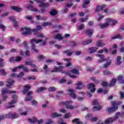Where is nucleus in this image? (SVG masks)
<instances>
[{"label": "nucleus", "mask_w": 124, "mask_h": 124, "mask_svg": "<svg viewBox=\"0 0 124 124\" xmlns=\"http://www.w3.org/2000/svg\"><path fill=\"white\" fill-rule=\"evenodd\" d=\"M8 84L6 85V87H8V88H10L12 86H13V84L15 83V81L13 80V79H8L7 81Z\"/></svg>", "instance_id": "a211bd4d"}, {"label": "nucleus", "mask_w": 124, "mask_h": 124, "mask_svg": "<svg viewBox=\"0 0 124 124\" xmlns=\"http://www.w3.org/2000/svg\"><path fill=\"white\" fill-rule=\"evenodd\" d=\"M27 8L28 9H30L31 10V11H32L33 12H38V9L36 8H32V5H28L27 6Z\"/></svg>", "instance_id": "f3484780"}, {"label": "nucleus", "mask_w": 124, "mask_h": 124, "mask_svg": "<svg viewBox=\"0 0 124 124\" xmlns=\"http://www.w3.org/2000/svg\"><path fill=\"white\" fill-rule=\"evenodd\" d=\"M120 104H122V102H113L112 103V105L113 107L109 108H108V112L110 113H112V112H115L116 110H118V108H119L118 107V105H120Z\"/></svg>", "instance_id": "39448f33"}, {"label": "nucleus", "mask_w": 124, "mask_h": 124, "mask_svg": "<svg viewBox=\"0 0 124 124\" xmlns=\"http://www.w3.org/2000/svg\"><path fill=\"white\" fill-rule=\"evenodd\" d=\"M24 75V73L21 72L18 75H17L16 76L18 78H21V77H23V76Z\"/></svg>", "instance_id": "680f3d73"}, {"label": "nucleus", "mask_w": 124, "mask_h": 124, "mask_svg": "<svg viewBox=\"0 0 124 124\" xmlns=\"http://www.w3.org/2000/svg\"><path fill=\"white\" fill-rule=\"evenodd\" d=\"M69 72L70 74L68 75H69V76L70 78H76V76L73 75H71V73H73L74 74H76L77 75H79V71L77 69H73V70H71Z\"/></svg>", "instance_id": "1a4fd4ad"}, {"label": "nucleus", "mask_w": 124, "mask_h": 124, "mask_svg": "<svg viewBox=\"0 0 124 124\" xmlns=\"http://www.w3.org/2000/svg\"><path fill=\"white\" fill-rule=\"evenodd\" d=\"M120 37H121V35L117 34V35H116L115 36H114L112 37H111V39H112V40L117 39L118 38H120Z\"/></svg>", "instance_id": "8fccbe9b"}, {"label": "nucleus", "mask_w": 124, "mask_h": 124, "mask_svg": "<svg viewBox=\"0 0 124 124\" xmlns=\"http://www.w3.org/2000/svg\"><path fill=\"white\" fill-rule=\"evenodd\" d=\"M37 101L35 100H33L31 101V104L33 105V106H36L37 105Z\"/></svg>", "instance_id": "de8ad7c7"}, {"label": "nucleus", "mask_w": 124, "mask_h": 124, "mask_svg": "<svg viewBox=\"0 0 124 124\" xmlns=\"http://www.w3.org/2000/svg\"><path fill=\"white\" fill-rule=\"evenodd\" d=\"M19 117V114L15 112H9L6 115H1L0 116V122L2 121V120H4V119H17V118Z\"/></svg>", "instance_id": "7ed1b4c3"}, {"label": "nucleus", "mask_w": 124, "mask_h": 124, "mask_svg": "<svg viewBox=\"0 0 124 124\" xmlns=\"http://www.w3.org/2000/svg\"><path fill=\"white\" fill-rule=\"evenodd\" d=\"M84 3L83 4V8H86L87 6H88V4L90 3V0H84Z\"/></svg>", "instance_id": "2f4dec72"}, {"label": "nucleus", "mask_w": 124, "mask_h": 124, "mask_svg": "<svg viewBox=\"0 0 124 124\" xmlns=\"http://www.w3.org/2000/svg\"><path fill=\"white\" fill-rule=\"evenodd\" d=\"M20 60H22V58L19 56H17L15 58V62H20Z\"/></svg>", "instance_id": "bf43d9fd"}, {"label": "nucleus", "mask_w": 124, "mask_h": 124, "mask_svg": "<svg viewBox=\"0 0 124 124\" xmlns=\"http://www.w3.org/2000/svg\"><path fill=\"white\" fill-rule=\"evenodd\" d=\"M72 123H76L77 124H83V122L79 121V119L76 118L72 120Z\"/></svg>", "instance_id": "72a5a7b5"}, {"label": "nucleus", "mask_w": 124, "mask_h": 124, "mask_svg": "<svg viewBox=\"0 0 124 124\" xmlns=\"http://www.w3.org/2000/svg\"><path fill=\"white\" fill-rule=\"evenodd\" d=\"M91 122H96L97 121V117H93L91 118Z\"/></svg>", "instance_id": "0e129e2a"}, {"label": "nucleus", "mask_w": 124, "mask_h": 124, "mask_svg": "<svg viewBox=\"0 0 124 124\" xmlns=\"http://www.w3.org/2000/svg\"><path fill=\"white\" fill-rule=\"evenodd\" d=\"M62 68H63L62 66H59L58 68L55 67L54 69L52 71V72H57L59 71V72H61V73H65L66 75H69V74H70L69 72H65L64 71L62 70Z\"/></svg>", "instance_id": "6e6552de"}, {"label": "nucleus", "mask_w": 124, "mask_h": 124, "mask_svg": "<svg viewBox=\"0 0 124 124\" xmlns=\"http://www.w3.org/2000/svg\"><path fill=\"white\" fill-rule=\"evenodd\" d=\"M87 96L88 97L91 98V97H92V96H93V94H92V93H91L90 92H87Z\"/></svg>", "instance_id": "338daca9"}, {"label": "nucleus", "mask_w": 124, "mask_h": 124, "mask_svg": "<svg viewBox=\"0 0 124 124\" xmlns=\"http://www.w3.org/2000/svg\"><path fill=\"white\" fill-rule=\"evenodd\" d=\"M43 26H50L52 25V24L50 22H44L43 24Z\"/></svg>", "instance_id": "e2e57ef3"}, {"label": "nucleus", "mask_w": 124, "mask_h": 124, "mask_svg": "<svg viewBox=\"0 0 124 124\" xmlns=\"http://www.w3.org/2000/svg\"><path fill=\"white\" fill-rule=\"evenodd\" d=\"M0 73L2 74L3 75H6V72H5V70L3 69L0 70Z\"/></svg>", "instance_id": "864d4df0"}, {"label": "nucleus", "mask_w": 124, "mask_h": 124, "mask_svg": "<svg viewBox=\"0 0 124 124\" xmlns=\"http://www.w3.org/2000/svg\"><path fill=\"white\" fill-rule=\"evenodd\" d=\"M116 78L112 79L110 84L108 85V87H113V86H115V84H116Z\"/></svg>", "instance_id": "cd10ccee"}, {"label": "nucleus", "mask_w": 124, "mask_h": 124, "mask_svg": "<svg viewBox=\"0 0 124 124\" xmlns=\"http://www.w3.org/2000/svg\"><path fill=\"white\" fill-rule=\"evenodd\" d=\"M62 13H63L64 14V13H66L68 12V9H67V8L64 9L62 10Z\"/></svg>", "instance_id": "052dcab7"}, {"label": "nucleus", "mask_w": 124, "mask_h": 124, "mask_svg": "<svg viewBox=\"0 0 124 124\" xmlns=\"http://www.w3.org/2000/svg\"><path fill=\"white\" fill-rule=\"evenodd\" d=\"M103 93L104 94H106V93H108V91L107 90H102V88H100L99 90H98L97 91L98 93Z\"/></svg>", "instance_id": "a19ab883"}, {"label": "nucleus", "mask_w": 124, "mask_h": 124, "mask_svg": "<svg viewBox=\"0 0 124 124\" xmlns=\"http://www.w3.org/2000/svg\"><path fill=\"white\" fill-rule=\"evenodd\" d=\"M48 92H55L56 91V88L54 87L53 86L49 87L48 88Z\"/></svg>", "instance_id": "79ce46f5"}, {"label": "nucleus", "mask_w": 124, "mask_h": 124, "mask_svg": "<svg viewBox=\"0 0 124 124\" xmlns=\"http://www.w3.org/2000/svg\"><path fill=\"white\" fill-rule=\"evenodd\" d=\"M32 99V97L31 96H27L25 98V101H30Z\"/></svg>", "instance_id": "a18cd8bd"}, {"label": "nucleus", "mask_w": 124, "mask_h": 124, "mask_svg": "<svg viewBox=\"0 0 124 124\" xmlns=\"http://www.w3.org/2000/svg\"><path fill=\"white\" fill-rule=\"evenodd\" d=\"M118 80L121 84L124 83V76L120 75L118 77Z\"/></svg>", "instance_id": "b1692460"}, {"label": "nucleus", "mask_w": 124, "mask_h": 124, "mask_svg": "<svg viewBox=\"0 0 124 124\" xmlns=\"http://www.w3.org/2000/svg\"><path fill=\"white\" fill-rule=\"evenodd\" d=\"M102 109V106H95L93 108V111H99Z\"/></svg>", "instance_id": "c85d7f7f"}, {"label": "nucleus", "mask_w": 124, "mask_h": 124, "mask_svg": "<svg viewBox=\"0 0 124 124\" xmlns=\"http://www.w3.org/2000/svg\"><path fill=\"white\" fill-rule=\"evenodd\" d=\"M119 94L120 95V98H121V99L124 98V92L120 91Z\"/></svg>", "instance_id": "4d7b16f0"}, {"label": "nucleus", "mask_w": 124, "mask_h": 124, "mask_svg": "<svg viewBox=\"0 0 124 124\" xmlns=\"http://www.w3.org/2000/svg\"><path fill=\"white\" fill-rule=\"evenodd\" d=\"M108 26H109V22H108V21L104 24H100L101 29L106 28L107 27H108Z\"/></svg>", "instance_id": "a878e982"}, {"label": "nucleus", "mask_w": 124, "mask_h": 124, "mask_svg": "<svg viewBox=\"0 0 124 124\" xmlns=\"http://www.w3.org/2000/svg\"><path fill=\"white\" fill-rule=\"evenodd\" d=\"M67 92L74 99H76V98H77V96H76V94H75V92L73 89H68Z\"/></svg>", "instance_id": "9b49d317"}, {"label": "nucleus", "mask_w": 124, "mask_h": 124, "mask_svg": "<svg viewBox=\"0 0 124 124\" xmlns=\"http://www.w3.org/2000/svg\"><path fill=\"white\" fill-rule=\"evenodd\" d=\"M71 117V113L70 112L65 113L64 115L65 119H68Z\"/></svg>", "instance_id": "37998d69"}, {"label": "nucleus", "mask_w": 124, "mask_h": 124, "mask_svg": "<svg viewBox=\"0 0 124 124\" xmlns=\"http://www.w3.org/2000/svg\"><path fill=\"white\" fill-rule=\"evenodd\" d=\"M35 1H36V2L39 3V7H46L47 6H49V4L47 3H45L43 2V1H40L38 0H34Z\"/></svg>", "instance_id": "f8f14e48"}, {"label": "nucleus", "mask_w": 124, "mask_h": 124, "mask_svg": "<svg viewBox=\"0 0 124 124\" xmlns=\"http://www.w3.org/2000/svg\"><path fill=\"white\" fill-rule=\"evenodd\" d=\"M95 87V85L93 83H90L89 85V87L88 88L91 90V89H93V88H94Z\"/></svg>", "instance_id": "6e6d98bb"}, {"label": "nucleus", "mask_w": 124, "mask_h": 124, "mask_svg": "<svg viewBox=\"0 0 124 124\" xmlns=\"http://www.w3.org/2000/svg\"><path fill=\"white\" fill-rule=\"evenodd\" d=\"M45 58V57L43 55H39L37 57V59L39 61H42V60H43Z\"/></svg>", "instance_id": "3c124183"}, {"label": "nucleus", "mask_w": 124, "mask_h": 124, "mask_svg": "<svg viewBox=\"0 0 124 124\" xmlns=\"http://www.w3.org/2000/svg\"><path fill=\"white\" fill-rule=\"evenodd\" d=\"M43 70H44V72L45 74H47L50 71V69L48 68V66L47 65H45L43 68Z\"/></svg>", "instance_id": "393cba45"}, {"label": "nucleus", "mask_w": 124, "mask_h": 124, "mask_svg": "<svg viewBox=\"0 0 124 124\" xmlns=\"http://www.w3.org/2000/svg\"><path fill=\"white\" fill-rule=\"evenodd\" d=\"M97 46L98 47H104L105 44L103 43L102 40H100L97 42Z\"/></svg>", "instance_id": "6ab92c4d"}, {"label": "nucleus", "mask_w": 124, "mask_h": 124, "mask_svg": "<svg viewBox=\"0 0 124 124\" xmlns=\"http://www.w3.org/2000/svg\"><path fill=\"white\" fill-rule=\"evenodd\" d=\"M9 12H6L1 15V17L4 18V17H6V16H8L9 15Z\"/></svg>", "instance_id": "603ef678"}, {"label": "nucleus", "mask_w": 124, "mask_h": 124, "mask_svg": "<svg viewBox=\"0 0 124 124\" xmlns=\"http://www.w3.org/2000/svg\"><path fill=\"white\" fill-rule=\"evenodd\" d=\"M1 93L2 94H5V93H16V92L8 90L6 88H3L2 89Z\"/></svg>", "instance_id": "ddd939ff"}, {"label": "nucleus", "mask_w": 124, "mask_h": 124, "mask_svg": "<svg viewBox=\"0 0 124 124\" xmlns=\"http://www.w3.org/2000/svg\"><path fill=\"white\" fill-rule=\"evenodd\" d=\"M97 57L100 58L101 60H98L97 62L98 63H101V62H107L106 63L104 64V68H108V66L111 64L112 61L110 60L109 58H105L104 55L102 54H97L96 55Z\"/></svg>", "instance_id": "f03ea898"}, {"label": "nucleus", "mask_w": 124, "mask_h": 124, "mask_svg": "<svg viewBox=\"0 0 124 124\" xmlns=\"http://www.w3.org/2000/svg\"><path fill=\"white\" fill-rule=\"evenodd\" d=\"M10 62H15V58L11 57L9 59Z\"/></svg>", "instance_id": "774afa93"}, {"label": "nucleus", "mask_w": 124, "mask_h": 124, "mask_svg": "<svg viewBox=\"0 0 124 124\" xmlns=\"http://www.w3.org/2000/svg\"><path fill=\"white\" fill-rule=\"evenodd\" d=\"M42 40H37L35 38H33L30 41V43L31 44V49L34 51L35 53H38L39 50L38 49L36 48V46L34 43H36V44L42 42Z\"/></svg>", "instance_id": "20e7f679"}, {"label": "nucleus", "mask_w": 124, "mask_h": 124, "mask_svg": "<svg viewBox=\"0 0 124 124\" xmlns=\"http://www.w3.org/2000/svg\"><path fill=\"white\" fill-rule=\"evenodd\" d=\"M36 18L38 20H41L42 16H41V15L36 16Z\"/></svg>", "instance_id": "69168bd1"}, {"label": "nucleus", "mask_w": 124, "mask_h": 124, "mask_svg": "<svg viewBox=\"0 0 124 124\" xmlns=\"http://www.w3.org/2000/svg\"><path fill=\"white\" fill-rule=\"evenodd\" d=\"M121 113L119 112H117L115 114V117L114 118H108L105 121V124H111L115 121H117L119 119Z\"/></svg>", "instance_id": "423d86ee"}, {"label": "nucleus", "mask_w": 124, "mask_h": 124, "mask_svg": "<svg viewBox=\"0 0 124 124\" xmlns=\"http://www.w3.org/2000/svg\"><path fill=\"white\" fill-rule=\"evenodd\" d=\"M50 15H52V16H55V15H57L58 14V12L56 11L55 9H52L50 11Z\"/></svg>", "instance_id": "58836bf2"}, {"label": "nucleus", "mask_w": 124, "mask_h": 124, "mask_svg": "<svg viewBox=\"0 0 124 124\" xmlns=\"http://www.w3.org/2000/svg\"><path fill=\"white\" fill-rule=\"evenodd\" d=\"M28 122L31 124L37 123L38 124H41L43 123V120H42V119H41L40 120H37L36 119H29Z\"/></svg>", "instance_id": "9d476101"}, {"label": "nucleus", "mask_w": 124, "mask_h": 124, "mask_svg": "<svg viewBox=\"0 0 124 124\" xmlns=\"http://www.w3.org/2000/svg\"><path fill=\"white\" fill-rule=\"evenodd\" d=\"M51 116L52 118H57L58 117H61L62 114H60L57 112H54L51 113Z\"/></svg>", "instance_id": "bb28decb"}, {"label": "nucleus", "mask_w": 124, "mask_h": 124, "mask_svg": "<svg viewBox=\"0 0 124 124\" xmlns=\"http://www.w3.org/2000/svg\"><path fill=\"white\" fill-rule=\"evenodd\" d=\"M103 73L104 75H105V76L107 75H112V74H113V73H112L111 72L107 70L104 71Z\"/></svg>", "instance_id": "e433bc0d"}, {"label": "nucleus", "mask_w": 124, "mask_h": 124, "mask_svg": "<svg viewBox=\"0 0 124 124\" xmlns=\"http://www.w3.org/2000/svg\"><path fill=\"white\" fill-rule=\"evenodd\" d=\"M89 50H90L91 54H92L93 53H95V52H96L97 50V48H96L95 47H92L89 48Z\"/></svg>", "instance_id": "473e14b6"}, {"label": "nucleus", "mask_w": 124, "mask_h": 124, "mask_svg": "<svg viewBox=\"0 0 124 124\" xmlns=\"http://www.w3.org/2000/svg\"><path fill=\"white\" fill-rule=\"evenodd\" d=\"M46 90H47V88H46V87H41L38 89L37 92L39 93H42V92L44 91H46Z\"/></svg>", "instance_id": "4c0bfd02"}, {"label": "nucleus", "mask_w": 124, "mask_h": 124, "mask_svg": "<svg viewBox=\"0 0 124 124\" xmlns=\"http://www.w3.org/2000/svg\"><path fill=\"white\" fill-rule=\"evenodd\" d=\"M15 103H17V96L15 95H13V100H11L10 102H9V105H12V104H14Z\"/></svg>", "instance_id": "dca6fc26"}, {"label": "nucleus", "mask_w": 124, "mask_h": 124, "mask_svg": "<svg viewBox=\"0 0 124 124\" xmlns=\"http://www.w3.org/2000/svg\"><path fill=\"white\" fill-rule=\"evenodd\" d=\"M107 22L109 23V25L114 26V25H116L118 23L117 20L113 19L108 18L107 19Z\"/></svg>", "instance_id": "4468645a"}, {"label": "nucleus", "mask_w": 124, "mask_h": 124, "mask_svg": "<svg viewBox=\"0 0 124 124\" xmlns=\"http://www.w3.org/2000/svg\"><path fill=\"white\" fill-rule=\"evenodd\" d=\"M85 32L88 36H90L91 37V35L93 33V30L92 29H88L85 31Z\"/></svg>", "instance_id": "5701e85b"}, {"label": "nucleus", "mask_w": 124, "mask_h": 124, "mask_svg": "<svg viewBox=\"0 0 124 124\" xmlns=\"http://www.w3.org/2000/svg\"><path fill=\"white\" fill-rule=\"evenodd\" d=\"M46 124H53V121L51 119H47L46 120Z\"/></svg>", "instance_id": "13d9d810"}, {"label": "nucleus", "mask_w": 124, "mask_h": 124, "mask_svg": "<svg viewBox=\"0 0 124 124\" xmlns=\"http://www.w3.org/2000/svg\"><path fill=\"white\" fill-rule=\"evenodd\" d=\"M12 9L13 10H16V11H17L18 12H21V11H22V9L21 8H19L16 6L12 7Z\"/></svg>", "instance_id": "f704fd0d"}, {"label": "nucleus", "mask_w": 124, "mask_h": 124, "mask_svg": "<svg viewBox=\"0 0 124 124\" xmlns=\"http://www.w3.org/2000/svg\"><path fill=\"white\" fill-rule=\"evenodd\" d=\"M26 64L27 65H30V66H31L32 67H36V66L35 64H33L32 62L30 61V62H25Z\"/></svg>", "instance_id": "c756f323"}, {"label": "nucleus", "mask_w": 124, "mask_h": 124, "mask_svg": "<svg viewBox=\"0 0 124 124\" xmlns=\"http://www.w3.org/2000/svg\"><path fill=\"white\" fill-rule=\"evenodd\" d=\"M105 7V5L103 6H97L95 10V12H100V11H102L104 8Z\"/></svg>", "instance_id": "aec40b11"}, {"label": "nucleus", "mask_w": 124, "mask_h": 124, "mask_svg": "<svg viewBox=\"0 0 124 124\" xmlns=\"http://www.w3.org/2000/svg\"><path fill=\"white\" fill-rule=\"evenodd\" d=\"M54 38L62 40V36L60 34H57L55 36Z\"/></svg>", "instance_id": "ea45409f"}, {"label": "nucleus", "mask_w": 124, "mask_h": 124, "mask_svg": "<svg viewBox=\"0 0 124 124\" xmlns=\"http://www.w3.org/2000/svg\"><path fill=\"white\" fill-rule=\"evenodd\" d=\"M18 67H19V69L20 68H22V69H23L22 70L24 72H29V70L28 68V67L24 66L23 65H19V66H18Z\"/></svg>", "instance_id": "4be33fe9"}, {"label": "nucleus", "mask_w": 124, "mask_h": 124, "mask_svg": "<svg viewBox=\"0 0 124 124\" xmlns=\"http://www.w3.org/2000/svg\"><path fill=\"white\" fill-rule=\"evenodd\" d=\"M43 30L42 27L39 25L37 26L36 29H32V30L30 29L29 28L24 27V28L21 29V31H24L25 32H22L23 35H31V31H33L35 35L39 33V31Z\"/></svg>", "instance_id": "f257e3e1"}, {"label": "nucleus", "mask_w": 124, "mask_h": 124, "mask_svg": "<svg viewBox=\"0 0 124 124\" xmlns=\"http://www.w3.org/2000/svg\"><path fill=\"white\" fill-rule=\"evenodd\" d=\"M77 86L76 87V90H82L85 88V86L81 82H79L77 84Z\"/></svg>", "instance_id": "2eb2a0df"}, {"label": "nucleus", "mask_w": 124, "mask_h": 124, "mask_svg": "<svg viewBox=\"0 0 124 124\" xmlns=\"http://www.w3.org/2000/svg\"><path fill=\"white\" fill-rule=\"evenodd\" d=\"M63 53H66L67 56H71L72 55V52H69V50L64 51H63Z\"/></svg>", "instance_id": "09e8293b"}, {"label": "nucleus", "mask_w": 124, "mask_h": 124, "mask_svg": "<svg viewBox=\"0 0 124 124\" xmlns=\"http://www.w3.org/2000/svg\"><path fill=\"white\" fill-rule=\"evenodd\" d=\"M93 42L92 39L89 40L88 41H85L82 42V45H88L89 44H91Z\"/></svg>", "instance_id": "c9c22d12"}, {"label": "nucleus", "mask_w": 124, "mask_h": 124, "mask_svg": "<svg viewBox=\"0 0 124 124\" xmlns=\"http://www.w3.org/2000/svg\"><path fill=\"white\" fill-rule=\"evenodd\" d=\"M93 105H98L99 104V102L98 100L94 99L92 103Z\"/></svg>", "instance_id": "49530a36"}, {"label": "nucleus", "mask_w": 124, "mask_h": 124, "mask_svg": "<svg viewBox=\"0 0 124 124\" xmlns=\"http://www.w3.org/2000/svg\"><path fill=\"white\" fill-rule=\"evenodd\" d=\"M31 89V86L30 85H27L25 86V89L23 91V93L25 94V93H27L28 92H29V90Z\"/></svg>", "instance_id": "412c9836"}, {"label": "nucleus", "mask_w": 124, "mask_h": 124, "mask_svg": "<svg viewBox=\"0 0 124 124\" xmlns=\"http://www.w3.org/2000/svg\"><path fill=\"white\" fill-rule=\"evenodd\" d=\"M92 118H93V114H88L86 116V119H87V120H92Z\"/></svg>", "instance_id": "c03bdc74"}, {"label": "nucleus", "mask_w": 124, "mask_h": 124, "mask_svg": "<svg viewBox=\"0 0 124 124\" xmlns=\"http://www.w3.org/2000/svg\"><path fill=\"white\" fill-rule=\"evenodd\" d=\"M84 27H85V25L81 24L78 27V29L79 31H81V30H83V29H84Z\"/></svg>", "instance_id": "5fc2aeb1"}, {"label": "nucleus", "mask_w": 124, "mask_h": 124, "mask_svg": "<svg viewBox=\"0 0 124 124\" xmlns=\"http://www.w3.org/2000/svg\"><path fill=\"white\" fill-rule=\"evenodd\" d=\"M121 60H122V57L121 56H118L116 58V62L117 64H118V65H120V64L122 63V61H121Z\"/></svg>", "instance_id": "7c9ffc66"}, {"label": "nucleus", "mask_w": 124, "mask_h": 124, "mask_svg": "<svg viewBox=\"0 0 124 124\" xmlns=\"http://www.w3.org/2000/svg\"><path fill=\"white\" fill-rule=\"evenodd\" d=\"M60 104L62 105H65L66 109H70V110H73L74 109V106L70 105L71 104V101H68L66 102H60Z\"/></svg>", "instance_id": "0eeeda50"}]
</instances>
